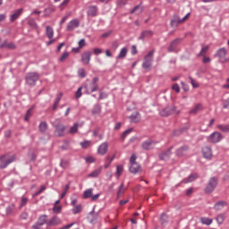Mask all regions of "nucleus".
<instances>
[{
    "label": "nucleus",
    "mask_w": 229,
    "mask_h": 229,
    "mask_svg": "<svg viewBox=\"0 0 229 229\" xmlns=\"http://www.w3.org/2000/svg\"><path fill=\"white\" fill-rule=\"evenodd\" d=\"M38 80H40V74L36 72H28L25 76V83L29 87H35Z\"/></svg>",
    "instance_id": "1"
},
{
    "label": "nucleus",
    "mask_w": 229,
    "mask_h": 229,
    "mask_svg": "<svg viewBox=\"0 0 229 229\" xmlns=\"http://www.w3.org/2000/svg\"><path fill=\"white\" fill-rule=\"evenodd\" d=\"M54 128H55V133L56 137H64L65 136V130L67 127L62 123L60 119H56L52 123Z\"/></svg>",
    "instance_id": "2"
},
{
    "label": "nucleus",
    "mask_w": 229,
    "mask_h": 229,
    "mask_svg": "<svg viewBox=\"0 0 229 229\" xmlns=\"http://www.w3.org/2000/svg\"><path fill=\"white\" fill-rule=\"evenodd\" d=\"M99 78L94 77L92 81L86 84L84 86L85 93L86 94H92V92H96L99 89Z\"/></svg>",
    "instance_id": "3"
},
{
    "label": "nucleus",
    "mask_w": 229,
    "mask_h": 229,
    "mask_svg": "<svg viewBox=\"0 0 229 229\" xmlns=\"http://www.w3.org/2000/svg\"><path fill=\"white\" fill-rule=\"evenodd\" d=\"M219 179H217V177H211L205 188L206 194H212V192L216 191V187H217Z\"/></svg>",
    "instance_id": "4"
},
{
    "label": "nucleus",
    "mask_w": 229,
    "mask_h": 229,
    "mask_svg": "<svg viewBox=\"0 0 229 229\" xmlns=\"http://www.w3.org/2000/svg\"><path fill=\"white\" fill-rule=\"evenodd\" d=\"M6 158L5 155L0 157V169H6L10 164L15 162L17 160V157L15 155L11 156L9 158Z\"/></svg>",
    "instance_id": "5"
},
{
    "label": "nucleus",
    "mask_w": 229,
    "mask_h": 229,
    "mask_svg": "<svg viewBox=\"0 0 229 229\" xmlns=\"http://www.w3.org/2000/svg\"><path fill=\"white\" fill-rule=\"evenodd\" d=\"M174 114L176 115L180 114V111L176 110V106H167L160 111L162 117H169V115H173Z\"/></svg>",
    "instance_id": "6"
},
{
    "label": "nucleus",
    "mask_w": 229,
    "mask_h": 229,
    "mask_svg": "<svg viewBox=\"0 0 229 229\" xmlns=\"http://www.w3.org/2000/svg\"><path fill=\"white\" fill-rule=\"evenodd\" d=\"M227 53H228V51H226V48L222 47L216 51V53L215 54V56H217L219 58V62L221 64H225V63L228 62V59L226 58Z\"/></svg>",
    "instance_id": "7"
},
{
    "label": "nucleus",
    "mask_w": 229,
    "mask_h": 229,
    "mask_svg": "<svg viewBox=\"0 0 229 229\" xmlns=\"http://www.w3.org/2000/svg\"><path fill=\"white\" fill-rule=\"evenodd\" d=\"M182 40H183V39L177 38L174 39L173 41H171L169 47H167L168 53H176V51L178 49V46H180V44H182Z\"/></svg>",
    "instance_id": "8"
},
{
    "label": "nucleus",
    "mask_w": 229,
    "mask_h": 229,
    "mask_svg": "<svg viewBox=\"0 0 229 229\" xmlns=\"http://www.w3.org/2000/svg\"><path fill=\"white\" fill-rule=\"evenodd\" d=\"M189 146L188 145H182V147H179L175 151V156L179 158H182V157H185L187 153H189Z\"/></svg>",
    "instance_id": "9"
},
{
    "label": "nucleus",
    "mask_w": 229,
    "mask_h": 229,
    "mask_svg": "<svg viewBox=\"0 0 229 229\" xmlns=\"http://www.w3.org/2000/svg\"><path fill=\"white\" fill-rule=\"evenodd\" d=\"M141 148L144 151H150V149H154L155 148V141L151 139H148V140L143 141L141 144Z\"/></svg>",
    "instance_id": "10"
},
{
    "label": "nucleus",
    "mask_w": 229,
    "mask_h": 229,
    "mask_svg": "<svg viewBox=\"0 0 229 229\" xmlns=\"http://www.w3.org/2000/svg\"><path fill=\"white\" fill-rule=\"evenodd\" d=\"M208 140L213 143V144H217V142H221L223 140V134L219 131H215L212 134H210Z\"/></svg>",
    "instance_id": "11"
},
{
    "label": "nucleus",
    "mask_w": 229,
    "mask_h": 229,
    "mask_svg": "<svg viewBox=\"0 0 229 229\" xmlns=\"http://www.w3.org/2000/svg\"><path fill=\"white\" fill-rule=\"evenodd\" d=\"M99 13V8L98 5H89L87 10L88 17H98Z\"/></svg>",
    "instance_id": "12"
},
{
    "label": "nucleus",
    "mask_w": 229,
    "mask_h": 229,
    "mask_svg": "<svg viewBox=\"0 0 229 229\" xmlns=\"http://www.w3.org/2000/svg\"><path fill=\"white\" fill-rule=\"evenodd\" d=\"M75 28H80V20L78 19L70 21L67 24L66 30L67 31H74Z\"/></svg>",
    "instance_id": "13"
},
{
    "label": "nucleus",
    "mask_w": 229,
    "mask_h": 229,
    "mask_svg": "<svg viewBox=\"0 0 229 229\" xmlns=\"http://www.w3.org/2000/svg\"><path fill=\"white\" fill-rule=\"evenodd\" d=\"M173 146L166 149L165 152H162L158 155L160 160H169L171 158V155H173Z\"/></svg>",
    "instance_id": "14"
},
{
    "label": "nucleus",
    "mask_w": 229,
    "mask_h": 229,
    "mask_svg": "<svg viewBox=\"0 0 229 229\" xmlns=\"http://www.w3.org/2000/svg\"><path fill=\"white\" fill-rule=\"evenodd\" d=\"M129 171L131 174H137V173H140L142 171V168L139 163H132L129 167Z\"/></svg>",
    "instance_id": "15"
},
{
    "label": "nucleus",
    "mask_w": 229,
    "mask_h": 229,
    "mask_svg": "<svg viewBox=\"0 0 229 229\" xmlns=\"http://www.w3.org/2000/svg\"><path fill=\"white\" fill-rule=\"evenodd\" d=\"M90 56H92V52L86 51L81 54V61L89 65L90 64Z\"/></svg>",
    "instance_id": "16"
},
{
    "label": "nucleus",
    "mask_w": 229,
    "mask_h": 229,
    "mask_svg": "<svg viewBox=\"0 0 229 229\" xmlns=\"http://www.w3.org/2000/svg\"><path fill=\"white\" fill-rule=\"evenodd\" d=\"M23 9H17L11 16H10V21L11 22H15L19 17L22 14Z\"/></svg>",
    "instance_id": "17"
},
{
    "label": "nucleus",
    "mask_w": 229,
    "mask_h": 229,
    "mask_svg": "<svg viewBox=\"0 0 229 229\" xmlns=\"http://www.w3.org/2000/svg\"><path fill=\"white\" fill-rule=\"evenodd\" d=\"M179 24H182L180 21V16L178 14H174L170 22L171 28H178Z\"/></svg>",
    "instance_id": "18"
},
{
    "label": "nucleus",
    "mask_w": 229,
    "mask_h": 229,
    "mask_svg": "<svg viewBox=\"0 0 229 229\" xmlns=\"http://www.w3.org/2000/svg\"><path fill=\"white\" fill-rule=\"evenodd\" d=\"M62 224V220L56 216H54L50 221L47 223V226H58V225H61Z\"/></svg>",
    "instance_id": "19"
},
{
    "label": "nucleus",
    "mask_w": 229,
    "mask_h": 229,
    "mask_svg": "<svg viewBox=\"0 0 229 229\" xmlns=\"http://www.w3.org/2000/svg\"><path fill=\"white\" fill-rule=\"evenodd\" d=\"M106 151H108V143L104 142L102 143L98 148V155H106Z\"/></svg>",
    "instance_id": "20"
},
{
    "label": "nucleus",
    "mask_w": 229,
    "mask_h": 229,
    "mask_svg": "<svg viewBox=\"0 0 229 229\" xmlns=\"http://www.w3.org/2000/svg\"><path fill=\"white\" fill-rule=\"evenodd\" d=\"M202 155L204 158H208V159L212 158V148L210 147H204L202 148Z\"/></svg>",
    "instance_id": "21"
},
{
    "label": "nucleus",
    "mask_w": 229,
    "mask_h": 229,
    "mask_svg": "<svg viewBox=\"0 0 229 229\" xmlns=\"http://www.w3.org/2000/svg\"><path fill=\"white\" fill-rule=\"evenodd\" d=\"M197 178H199V174H191L186 179H183L182 183H191V182H194V180H197Z\"/></svg>",
    "instance_id": "22"
},
{
    "label": "nucleus",
    "mask_w": 229,
    "mask_h": 229,
    "mask_svg": "<svg viewBox=\"0 0 229 229\" xmlns=\"http://www.w3.org/2000/svg\"><path fill=\"white\" fill-rule=\"evenodd\" d=\"M153 37V31L152 30H144L141 32L140 36L139 37V40H144L145 38H149Z\"/></svg>",
    "instance_id": "23"
},
{
    "label": "nucleus",
    "mask_w": 229,
    "mask_h": 229,
    "mask_svg": "<svg viewBox=\"0 0 229 229\" xmlns=\"http://www.w3.org/2000/svg\"><path fill=\"white\" fill-rule=\"evenodd\" d=\"M131 123H140V114L136 112L129 116Z\"/></svg>",
    "instance_id": "24"
},
{
    "label": "nucleus",
    "mask_w": 229,
    "mask_h": 229,
    "mask_svg": "<svg viewBox=\"0 0 229 229\" xmlns=\"http://www.w3.org/2000/svg\"><path fill=\"white\" fill-rule=\"evenodd\" d=\"M227 205L228 202L225 200H220L215 204L214 208L215 210H223V208H225V207H226Z\"/></svg>",
    "instance_id": "25"
},
{
    "label": "nucleus",
    "mask_w": 229,
    "mask_h": 229,
    "mask_svg": "<svg viewBox=\"0 0 229 229\" xmlns=\"http://www.w3.org/2000/svg\"><path fill=\"white\" fill-rule=\"evenodd\" d=\"M36 224L39 225V226H44V225H47V215H41Z\"/></svg>",
    "instance_id": "26"
},
{
    "label": "nucleus",
    "mask_w": 229,
    "mask_h": 229,
    "mask_svg": "<svg viewBox=\"0 0 229 229\" xmlns=\"http://www.w3.org/2000/svg\"><path fill=\"white\" fill-rule=\"evenodd\" d=\"M202 110H203V105L199 103L190 111V114L196 115V114H198L199 112H201Z\"/></svg>",
    "instance_id": "27"
},
{
    "label": "nucleus",
    "mask_w": 229,
    "mask_h": 229,
    "mask_svg": "<svg viewBox=\"0 0 229 229\" xmlns=\"http://www.w3.org/2000/svg\"><path fill=\"white\" fill-rule=\"evenodd\" d=\"M47 128H49V126L47 125V122L43 121L38 125V130L40 133H46V131H47Z\"/></svg>",
    "instance_id": "28"
},
{
    "label": "nucleus",
    "mask_w": 229,
    "mask_h": 229,
    "mask_svg": "<svg viewBox=\"0 0 229 229\" xmlns=\"http://www.w3.org/2000/svg\"><path fill=\"white\" fill-rule=\"evenodd\" d=\"M5 212L7 216H13L15 214V204H11L5 208Z\"/></svg>",
    "instance_id": "29"
},
{
    "label": "nucleus",
    "mask_w": 229,
    "mask_h": 229,
    "mask_svg": "<svg viewBox=\"0 0 229 229\" xmlns=\"http://www.w3.org/2000/svg\"><path fill=\"white\" fill-rule=\"evenodd\" d=\"M126 55H128V48L123 47L120 51V54L116 56L117 60H123V58H126Z\"/></svg>",
    "instance_id": "30"
},
{
    "label": "nucleus",
    "mask_w": 229,
    "mask_h": 229,
    "mask_svg": "<svg viewBox=\"0 0 229 229\" xmlns=\"http://www.w3.org/2000/svg\"><path fill=\"white\" fill-rule=\"evenodd\" d=\"M91 114L92 115H98L101 114V105L99 104L95 105L91 110Z\"/></svg>",
    "instance_id": "31"
},
{
    "label": "nucleus",
    "mask_w": 229,
    "mask_h": 229,
    "mask_svg": "<svg viewBox=\"0 0 229 229\" xmlns=\"http://www.w3.org/2000/svg\"><path fill=\"white\" fill-rule=\"evenodd\" d=\"M46 33H47V37L48 38H53V37H55V30H53V28L51 26H47Z\"/></svg>",
    "instance_id": "32"
},
{
    "label": "nucleus",
    "mask_w": 229,
    "mask_h": 229,
    "mask_svg": "<svg viewBox=\"0 0 229 229\" xmlns=\"http://www.w3.org/2000/svg\"><path fill=\"white\" fill-rule=\"evenodd\" d=\"M152 62H153V59H146V58H144V62L142 64L143 69H146V70L149 69L151 67V65H152Z\"/></svg>",
    "instance_id": "33"
},
{
    "label": "nucleus",
    "mask_w": 229,
    "mask_h": 229,
    "mask_svg": "<svg viewBox=\"0 0 229 229\" xmlns=\"http://www.w3.org/2000/svg\"><path fill=\"white\" fill-rule=\"evenodd\" d=\"M161 225L163 226H165L167 225V222L169 221V216H167V214L162 213L160 216Z\"/></svg>",
    "instance_id": "34"
},
{
    "label": "nucleus",
    "mask_w": 229,
    "mask_h": 229,
    "mask_svg": "<svg viewBox=\"0 0 229 229\" xmlns=\"http://www.w3.org/2000/svg\"><path fill=\"white\" fill-rule=\"evenodd\" d=\"M217 128L224 133H229V124H218Z\"/></svg>",
    "instance_id": "35"
},
{
    "label": "nucleus",
    "mask_w": 229,
    "mask_h": 229,
    "mask_svg": "<svg viewBox=\"0 0 229 229\" xmlns=\"http://www.w3.org/2000/svg\"><path fill=\"white\" fill-rule=\"evenodd\" d=\"M142 12V7H140V4L136 5L132 10H131L130 13H137L138 15H140V13Z\"/></svg>",
    "instance_id": "36"
},
{
    "label": "nucleus",
    "mask_w": 229,
    "mask_h": 229,
    "mask_svg": "<svg viewBox=\"0 0 229 229\" xmlns=\"http://www.w3.org/2000/svg\"><path fill=\"white\" fill-rule=\"evenodd\" d=\"M80 124H78V123H74L69 131L70 135H74V133L78 132V128H79Z\"/></svg>",
    "instance_id": "37"
},
{
    "label": "nucleus",
    "mask_w": 229,
    "mask_h": 229,
    "mask_svg": "<svg viewBox=\"0 0 229 229\" xmlns=\"http://www.w3.org/2000/svg\"><path fill=\"white\" fill-rule=\"evenodd\" d=\"M200 223L202 225H206L207 226H210V224L212 223V219L208 217H200Z\"/></svg>",
    "instance_id": "38"
},
{
    "label": "nucleus",
    "mask_w": 229,
    "mask_h": 229,
    "mask_svg": "<svg viewBox=\"0 0 229 229\" xmlns=\"http://www.w3.org/2000/svg\"><path fill=\"white\" fill-rule=\"evenodd\" d=\"M28 24H29V26H30V28H33V30H37V28H38V25L37 24V21L33 18H30L28 21Z\"/></svg>",
    "instance_id": "39"
},
{
    "label": "nucleus",
    "mask_w": 229,
    "mask_h": 229,
    "mask_svg": "<svg viewBox=\"0 0 229 229\" xmlns=\"http://www.w3.org/2000/svg\"><path fill=\"white\" fill-rule=\"evenodd\" d=\"M99 174H101V169L93 171L88 176H89V178H98V176H99Z\"/></svg>",
    "instance_id": "40"
},
{
    "label": "nucleus",
    "mask_w": 229,
    "mask_h": 229,
    "mask_svg": "<svg viewBox=\"0 0 229 229\" xmlns=\"http://www.w3.org/2000/svg\"><path fill=\"white\" fill-rule=\"evenodd\" d=\"M208 49H210L209 46H205L201 48L200 52L197 55V56H203L206 53H208Z\"/></svg>",
    "instance_id": "41"
},
{
    "label": "nucleus",
    "mask_w": 229,
    "mask_h": 229,
    "mask_svg": "<svg viewBox=\"0 0 229 229\" xmlns=\"http://www.w3.org/2000/svg\"><path fill=\"white\" fill-rule=\"evenodd\" d=\"M92 188H89L84 191V199H89V198H92Z\"/></svg>",
    "instance_id": "42"
},
{
    "label": "nucleus",
    "mask_w": 229,
    "mask_h": 229,
    "mask_svg": "<svg viewBox=\"0 0 229 229\" xmlns=\"http://www.w3.org/2000/svg\"><path fill=\"white\" fill-rule=\"evenodd\" d=\"M123 171H124V166H123V165H118L116 166V174L118 178L123 174Z\"/></svg>",
    "instance_id": "43"
},
{
    "label": "nucleus",
    "mask_w": 229,
    "mask_h": 229,
    "mask_svg": "<svg viewBox=\"0 0 229 229\" xmlns=\"http://www.w3.org/2000/svg\"><path fill=\"white\" fill-rule=\"evenodd\" d=\"M225 214H220L216 216V222L218 223V225H223V223H225Z\"/></svg>",
    "instance_id": "44"
},
{
    "label": "nucleus",
    "mask_w": 229,
    "mask_h": 229,
    "mask_svg": "<svg viewBox=\"0 0 229 229\" xmlns=\"http://www.w3.org/2000/svg\"><path fill=\"white\" fill-rule=\"evenodd\" d=\"M79 78H85L87 76V72L83 68L78 70Z\"/></svg>",
    "instance_id": "45"
},
{
    "label": "nucleus",
    "mask_w": 229,
    "mask_h": 229,
    "mask_svg": "<svg viewBox=\"0 0 229 229\" xmlns=\"http://www.w3.org/2000/svg\"><path fill=\"white\" fill-rule=\"evenodd\" d=\"M91 141L90 140H84L82 142H81V146L83 149H87V148H89V146H90Z\"/></svg>",
    "instance_id": "46"
},
{
    "label": "nucleus",
    "mask_w": 229,
    "mask_h": 229,
    "mask_svg": "<svg viewBox=\"0 0 229 229\" xmlns=\"http://www.w3.org/2000/svg\"><path fill=\"white\" fill-rule=\"evenodd\" d=\"M132 131H133V128L127 129L125 131L123 132L122 139L124 140V138L128 137V135H130V133Z\"/></svg>",
    "instance_id": "47"
},
{
    "label": "nucleus",
    "mask_w": 229,
    "mask_h": 229,
    "mask_svg": "<svg viewBox=\"0 0 229 229\" xmlns=\"http://www.w3.org/2000/svg\"><path fill=\"white\" fill-rule=\"evenodd\" d=\"M53 212H54V214H61L62 213V206H54Z\"/></svg>",
    "instance_id": "48"
},
{
    "label": "nucleus",
    "mask_w": 229,
    "mask_h": 229,
    "mask_svg": "<svg viewBox=\"0 0 229 229\" xmlns=\"http://www.w3.org/2000/svg\"><path fill=\"white\" fill-rule=\"evenodd\" d=\"M69 58V52H64L62 56L59 58V62H65Z\"/></svg>",
    "instance_id": "49"
},
{
    "label": "nucleus",
    "mask_w": 229,
    "mask_h": 229,
    "mask_svg": "<svg viewBox=\"0 0 229 229\" xmlns=\"http://www.w3.org/2000/svg\"><path fill=\"white\" fill-rule=\"evenodd\" d=\"M27 203H28V198L22 197L20 203V208H22V207L26 206Z\"/></svg>",
    "instance_id": "50"
},
{
    "label": "nucleus",
    "mask_w": 229,
    "mask_h": 229,
    "mask_svg": "<svg viewBox=\"0 0 229 229\" xmlns=\"http://www.w3.org/2000/svg\"><path fill=\"white\" fill-rule=\"evenodd\" d=\"M83 89V87H80L78 89H77V91H76V93H75V98H77V99H80V97L81 96H82V92H81V90Z\"/></svg>",
    "instance_id": "51"
},
{
    "label": "nucleus",
    "mask_w": 229,
    "mask_h": 229,
    "mask_svg": "<svg viewBox=\"0 0 229 229\" xmlns=\"http://www.w3.org/2000/svg\"><path fill=\"white\" fill-rule=\"evenodd\" d=\"M81 211V205L75 206L72 208L73 214H80Z\"/></svg>",
    "instance_id": "52"
},
{
    "label": "nucleus",
    "mask_w": 229,
    "mask_h": 229,
    "mask_svg": "<svg viewBox=\"0 0 229 229\" xmlns=\"http://www.w3.org/2000/svg\"><path fill=\"white\" fill-rule=\"evenodd\" d=\"M153 55H155V50H151L148 53V55L145 56V59L147 60H153Z\"/></svg>",
    "instance_id": "53"
},
{
    "label": "nucleus",
    "mask_w": 229,
    "mask_h": 229,
    "mask_svg": "<svg viewBox=\"0 0 229 229\" xmlns=\"http://www.w3.org/2000/svg\"><path fill=\"white\" fill-rule=\"evenodd\" d=\"M153 55H155V50H151L148 53V55L145 56V59L147 60H153Z\"/></svg>",
    "instance_id": "54"
},
{
    "label": "nucleus",
    "mask_w": 229,
    "mask_h": 229,
    "mask_svg": "<svg viewBox=\"0 0 229 229\" xmlns=\"http://www.w3.org/2000/svg\"><path fill=\"white\" fill-rule=\"evenodd\" d=\"M63 97H64V93L61 92V93L57 94L55 103L60 105V101H62Z\"/></svg>",
    "instance_id": "55"
},
{
    "label": "nucleus",
    "mask_w": 229,
    "mask_h": 229,
    "mask_svg": "<svg viewBox=\"0 0 229 229\" xmlns=\"http://www.w3.org/2000/svg\"><path fill=\"white\" fill-rule=\"evenodd\" d=\"M60 165L63 167V169H67V167H69V161L62 160Z\"/></svg>",
    "instance_id": "56"
},
{
    "label": "nucleus",
    "mask_w": 229,
    "mask_h": 229,
    "mask_svg": "<svg viewBox=\"0 0 229 229\" xmlns=\"http://www.w3.org/2000/svg\"><path fill=\"white\" fill-rule=\"evenodd\" d=\"M87 164H94V162H96V158H94L93 157H88L85 158Z\"/></svg>",
    "instance_id": "57"
},
{
    "label": "nucleus",
    "mask_w": 229,
    "mask_h": 229,
    "mask_svg": "<svg viewBox=\"0 0 229 229\" xmlns=\"http://www.w3.org/2000/svg\"><path fill=\"white\" fill-rule=\"evenodd\" d=\"M126 3H128V0H117L116 1L117 6H124V4H126Z\"/></svg>",
    "instance_id": "58"
},
{
    "label": "nucleus",
    "mask_w": 229,
    "mask_h": 229,
    "mask_svg": "<svg viewBox=\"0 0 229 229\" xmlns=\"http://www.w3.org/2000/svg\"><path fill=\"white\" fill-rule=\"evenodd\" d=\"M130 164H137V156L134 154L130 157Z\"/></svg>",
    "instance_id": "59"
},
{
    "label": "nucleus",
    "mask_w": 229,
    "mask_h": 229,
    "mask_svg": "<svg viewBox=\"0 0 229 229\" xmlns=\"http://www.w3.org/2000/svg\"><path fill=\"white\" fill-rule=\"evenodd\" d=\"M123 192H124V183H122L118 189V192H117V196H119L120 194H123Z\"/></svg>",
    "instance_id": "60"
},
{
    "label": "nucleus",
    "mask_w": 229,
    "mask_h": 229,
    "mask_svg": "<svg viewBox=\"0 0 229 229\" xmlns=\"http://www.w3.org/2000/svg\"><path fill=\"white\" fill-rule=\"evenodd\" d=\"M31 108L30 109H29L28 111H27V113H26V115H25V117H24V121H30V116L31 115Z\"/></svg>",
    "instance_id": "61"
},
{
    "label": "nucleus",
    "mask_w": 229,
    "mask_h": 229,
    "mask_svg": "<svg viewBox=\"0 0 229 229\" xmlns=\"http://www.w3.org/2000/svg\"><path fill=\"white\" fill-rule=\"evenodd\" d=\"M172 89H173V90H174L175 92L180 93V85H178L177 83L174 84V85L172 86Z\"/></svg>",
    "instance_id": "62"
},
{
    "label": "nucleus",
    "mask_w": 229,
    "mask_h": 229,
    "mask_svg": "<svg viewBox=\"0 0 229 229\" xmlns=\"http://www.w3.org/2000/svg\"><path fill=\"white\" fill-rule=\"evenodd\" d=\"M5 139H10L12 137V130H7L4 131Z\"/></svg>",
    "instance_id": "63"
},
{
    "label": "nucleus",
    "mask_w": 229,
    "mask_h": 229,
    "mask_svg": "<svg viewBox=\"0 0 229 229\" xmlns=\"http://www.w3.org/2000/svg\"><path fill=\"white\" fill-rule=\"evenodd\" d=\"M223 108H229V98L223 102Z\"/></svg>",
    "instance_id": "64"
}]
</instances>
